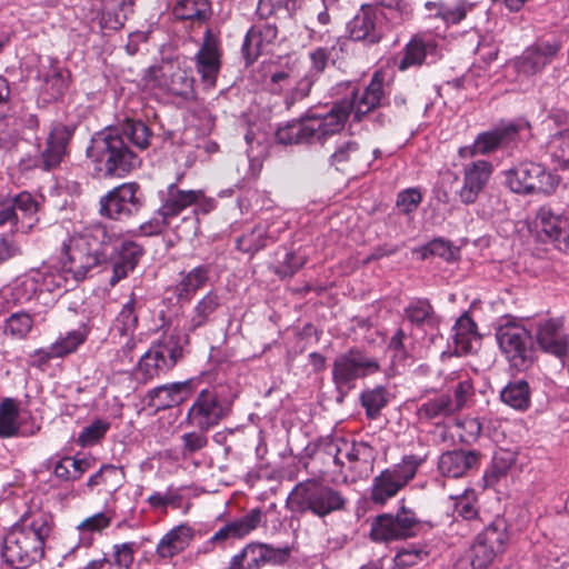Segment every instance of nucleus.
Listing matches in <instances>:
<instances>
[{
	"mask_svg": "<svg viewBox=\"0 0 569 569\" xmlns=\"http://www.w3.org/2000/svg\"><path fill=\"white\" fill-rule=\"evenodd\" d=\"M453 512L465 520L477 518L478 509L473 492H465L462 496L457 497L453 502Z\"/></svg>",
	"mask_w": 569,
	"mask_h": 569,
	"instance_id": "obj_60",
	"label": "nucleus"
},
{
	"mask_svg": "<svg viewBox=\"0 0 569 569\" xmlns=\"http://www.w3.org/2000/svg\"><path fill=\"white\" fill-rule=\"evenodd\" d=\"M457 412L449 395H439L425 401L418 409L420 420H435L449 417Z\"/></svg>",
	"mask_w": 569,
	"mask_h": 569,
	"instance_id": "obj_42",
	"label": "nucleus"
},
{
	"mask_svg": "<svg viewBox=\"0 0 569 569\" xmlns=\"http://www.w3.org/2000/svg\"><path fill=\"white\" fill-rule=\"evenodd\" d=\"M19 406L12 398H6L0 403V438H10L19 430Z\"/></svg>",
	"mask_w": 569,
	"mask_h": 569,
	"instance_id": "obj_45",
	"label": "nucleus"
},
{
	"mask_svg": "<svg viewBox=\"0 0 569 569\" xmlns=\"http://www.w3.org/2000/svg\"><path fill=\"white\" fill-rule=\"evenodd\" d=\"M108 230L94 226L69 236L61 246L59 261L73 280H83L90 270L109 261Z\"/></svg>",
	"mask_w": 569,
	"mask_h": 569,
	"instance_id": "obj_3",
	"label": "nucleus"
},
{
	"mask_svg": "<svg viewBox=\"0 0 569 569\" xmlns=\"http://www.w3.org/2000/svg\"><path fill=\"white\" fill-rule=\"evenodd\" d=\"M459 437L463 442H472L478 439L481 433L482 426L477 418L467 417L457 422Z\"/></svg>",
	"mask_w": 569,
	"mask_h": 569,
	"instance_id": "obj_63",
	"label": "nucleus"
},
{
	"mask_svg": "<svg viewBox=\"0 0 569 569\" xmlns=\"http://www.w3.org/2000/svg\"><path fill=\"white\" fill-rule=\"evenodd\" d=\"M113 515L111 511L98 512L83 519L77 526V529L83 538H87L94 533L100 535L103 532V530L110 527Z\"/></svg>",
	"mask_w": 569,
	"mask_h": 569,
	"instance_id": "obj_52",
	"label": "nucleus"
},
{
	"mask_svg": "<svg viewBox=\"0 0 569 569\" xmlns=\"http://www.w3.org/2000/svg\"><path fill=\"white\" fill-rule=\"evenodd\" d=\"M370 537L375 541L387 542L401 539L393 516L385 513L378 516L371 523Z\"/></svg>",
	"mask_w": 569,
	"mask_h": 569,
	"instance_id": "obj_49",
	"label": "nucleus"
},
{
	"mask_svg": "<svg viewBox=\"0 0 569 569\" xmlns=\"http://www.w3.org/2000/svg\"><path fill=\"white\" fill-rule=\"evenodd\" d=\"M496 339L512 368L522 371L535 362L532 336L520 322L505 318L497 327Z\"/></svg>",
	"mask_w": 569,
	"mask_h": 569,
	"instance_id": "obj_8",
	"label": "nucleus"
},
{
	"mask_svg": "<svg viewBox=\"0 0 569 569\" xmlns=\"http://www.w3.org/2000/svg\"><path fill=\"white\" fill-rule=\"evenodd\" d=\"M422 201V194L418 188H408L402 190L397 196L398 209L408 214L417 210Z\"/></svg>",
	"mask_w": 569,
	"mask_h": 569,
	"instance_id": "obj_61",
	"label": "nucleus"
},
{
	"mask_svg": "<svg viewBox=\"0 0 569 569\" xmlns=\"http://www.w3.org/2000/svg\"><path fill=\"white\" fill-rule=\"evenodd\" d=\"M500 398L508 406L518 410H525L530 405L529 386L523 380L510 382L501 391Z\"/></svg>",
	"mask_w": 569,
	"mask_h": 569,
	"instance_id": "obj_48",
	"label": "nucleus"
},
{
	"mask_svg": "<svg viewBox=\"0 0 569 569\" xmlns=\"http://www.w3.org/2000/svg\"><path fill=\"white\" fill-rule=\"evenodd\" d=\"M137 327L136 298L132 296L118 313L111 329V338L116 339L117 335L134 333Z\"/></svg>",
	"mask_w": 569,
	"mask_h": 569,
	"instance_id": "obj_47",
	"label": "nucleus"
},
{
	"mask_svg": "<svg viewBox=\"0 0 569 569\" xmlns=\"http://www.w3.org/2000/svg\"><path fill=\"white\" fill-rule=\"evenodd\" d=\"M536 220L541 232L559 250L569 252V212L557 213L548 207H541L537 212Z\"/></svg>",
	"mask_w": 569,
	"mask_h": 569,
	"instance_id": "obj_25",
	"label": "nucleus"
},
{
	"mask_svg": "<svg viewBox=\"0 0 569 569\" xmlns=\"http://www.w3.org/2000/svg\"><path fill=\"white\" fill-rule=\"evenodd\" d=\"M269 228L267 222L257 223L250 231L237 238V248L244 253L254 254L267 247L269 241L276 240Z\"/></svg>",
	"mask_w": 569,
	"mask_h": 569,
	"instance_id": "obj_39",
	"label": "nucleus"
},
{
	"mask_svg": "<svg viewBox=\"0 0 569 569\" xmlns=\"http://www.w3.org/2000/svg\"><path fill=\"white\" fill-rule=\"evenodd\" d=\"M331 448L335 449V463L347 467L352 472V480L367 477L372 471L376 451L368 443L342 440Z\"/></svg>",
	"mask_w": 569,
	"mask_h": 569,
	"instance_id": "obj_15",
	"label": "nucleus"
},
{
	"mask_svg": "<svg viewBox=\"0 0 569 569\" xmlns=\"http://www.w3.org/2000/svg\"><path fill=\"white\" fill-rule=\"evenodd\" d=\"M221 305V298L216 291L207 292L196 305L190 319L189 330L204 326Z\"/></svg>",
	"mask_w": 569,
	"mask_h": 569,
	"instance_id": "obj_43",
	"label": "nucleus"
},
{
	"mask_svg": "<svg viewBox=\"0 0 569 569\" xmlns=\"http://www.w3.org/2000/svg\"><path fill=\"white\" fill-rule=\"evenodd\" d=\"M422 462L423 459L421 457L415 455L405 456L400 463L381 471L372 480L370 490L371 501L383 506L415 478Z\"/></svg>",
	"mask_w": 569,
	"mask_h": 569,
	"instance_id": "obj_10",
	"label": "nucleus"
},
{
	"mask_svg": "<svg viewBox=\"0 0 569 569\" xmlns=\"http://www.w3.org/2000/svg\"><path fill=\"white\" fill-rule=\"evenodd\" d=\"M278 36L274 24L262 22L254 24L247 32L242 44V53L248 63H252Z\"/></svg>",
	"mask_w": 569,
	"mask_h": 569,
	"instance_id": "obj_30",
	"label": "nucleus"
},
{
	"mask_svg": "<svg viewBox=\"0 0 569 569\" xmlns=\"http://www.w3.org/2000/svg\"><path fill=\"white\" fill-rule=\"evenodd\" d=\"M560 50L561 43L557 40H537L513 60V67L519 74L535 76L542 72Z\"/></svg>",
	"mask_w": 569,
	"mask_h": 569,
	"instance_id": "obj_19",
	"label": "nucleus"
},
{
	"mask_svg": "<svg viewBox=\"0 0 569 569\" xmlns=\"http://www.w3.org/2000/svg\"><path fill=\"white\" fill-rule=\"evenodd\" d=\"M137 183L113 188L100 200V213L109 219L122 220L137 213L141 207Z\"/></svg>",
	"mask_w": 569,
	"mask_h": 569,
	"instance_id": "obj_18",
	"label": "nucleus"
},
{
	"mask_svg": "<svg viewBox=\"0 0 569 569\" xmlns=\"http://www.w3.org/2000/svg\"><path fill=\"white\" fill-rule=\"evenodd\" d=\"M382 97L383 74L381 72H375L359 100H342L341 102L351 103L349 114L353 112L355 118L361 120L363 116L380 106Z\"/></svg>",
	"mask_w": 569,
	"mask_h": 569,
	"instance_id": "obj_35",
	"label": "nucleus"
},
{
	"mask_svg": "<svg viewBox=\"0 0 569 569\" xmlns=\"http://www.w3.org/2000/svg\"><path fill=\"white\" fill-rule=\"evenodd\" d=\"M493 167L489 161L477 160L465 166L463 183L458 191V197L463 204H472L486 188Z\"/></svg>",
	"mask_w": 569,
	"mask_h": 569,
	"instance_id": "obj_24",
	"label": "nucleus"
},
{
	"mask_svg": "<svg viewBox=\"0 0 569 569\" xmlns=\"http://www.w3.org/2000/svg\"><path fill=\"white\" fill-rule=\"evenodd\" d=\"M187 335L178 331L166 333L140 358L137 375L143 382L170 371L182 358Z\"/></svg>",
	"mask_w": 569,
	"mask_h": 569,
	"instance_id": "obj_7",
	"label": "nucleus"
},
{
	"mask_svg": "<svg viewBox=\"0 0 569 569\" xmlns=\"http://www.w3.org/2000/svg\"><path fill=\"white\" fill-rule=\"evenodd\" d=\"M136 543L124 542L114 546L113 569H130L134 559Z\"/></svg>",
	"mask_w": 569,
	"mask_h": 569,
	"instance_id": "obj_62",
	"label": "nucleus"
},
{
	"mask_svg": "<svg viewBox=\"0 0 569 569\" xmlns=\"http://www.w3.org/2000/svg\"><path fill=\"white\" fill-rule=\"evenodd\" d=\"M202 198L203 191L201 190H181L171 184L158 213L163 219L174 218L184 209L198 203Z\"/></svg>",
	"mask_w": 569,
	"mask_h": 569,
	"instance_id": "obj_32",
	"label": "nucleus"
},
{
	"mask_svg": "<svg viewBox=\"0 0 569 569\" xmlns=\"http://www.w3.org/2000/svg\"><path fill=\"white\" fill-rule=\"evenodd\" d=\"M228 415V408L213 389H203L189 408L186 421L201 432L214 428Z\"/></svg>",
	"mask_w": 569,
	"mask_h": 569,
	"instance_id": "obj_14",
	"label": "nucleus"
},
{
	"mask_svg": "<svg viewBox=\"0 0 569 569\" xmlns=\"http://www.w3.org/2000/svg\"><path fill=\"white\" fill-rule=\"evenodd\" d=\"M547 152L557 168L569 170V128L550 136Z\"/></svg>",
	"mask_w": 569,
	"mask_h": 569,
	"instance_id": "obj_41",
	"label": "nucleus"
},
{
	"mask_svg": "<svg viewBox=\"0 0 569 569\" xmlns=\"http://www.w3.org/2000/svg\"><path fill=\"white\" fill-rule=\"evenodd\" d=\"M292 512H311L326 517L345 509L346 499L340 491L317 480H307L296 485L287 499Z\"/></svg>",
	"mask_w": 569,
	"mask_h": 569,
	"instance_id": "obj_6",
	"label": "nucleus"
},
{
	"mask_svg": "<svg viewBox=\"0 0 569 569\" xmlns=\"http://www.w3.org/2000/svg\"><path fill=\"white\" fill-rule=\"evenodd\" d=\"M378 153L377 150L370 152L368 149L361 148L357 141L349 138L337 144L330 156V163L338 171L358 174L368 170L372 160L378 157Z\"/></svg>",
	"mask_w": 569,
	"mask_h": 569,
	"instance_id": "obj_20",
	"label": "nucleus"
},
{
	"mask_svg": "<svg viewBox=\"0 0 569 569\" xmlns=\"http://www.w3.org/2000/svg\"><path fill=\"white\" fill-rule=\"evenodd\" d=\"M428 557V552L418 547L399 550L393 559L395 568L407 569L418 565Z\"/></svg>",
	"mask_w": 569,
	"mask_h": 569,
	"instance_id": "obj_57",
	"label": "nucleus"
},
{
	"mask_svg": "<svg viewBox=\"0 0 569 569\" xmlns=\"http://www.w3.org/2000/svg\"><path fill=\"white\" fill-rule=\"evenodd\" d=\"M351 103L336 102L325 113L310 110L305 117L277 129L274 138L281 144L325 143L341 132L349 117Z\"/></svg>",
	"mask_w": 569,
	"mask_h": 569,
	"instance_id": "obj_5",
	"label": "nucleus"
},
{
	"mask_svg": "<svg viewBox=\"0 0 569 569\" xmlns=\"http://www.w3.org/2000/svg\"><path fill=\"white\" fill-rule=\"evenodd\" d=\"M152 132L140 120H126L121 129H108L97 133L87 150L88 157L103 171L104 177H124L141 164L139 156L128 146L144 150L149 147Z\"/></svg>",
	"mask_w": 569,
	"mask_h": 569,
	"instance_id": "obj_1",
	"label": "nucleus"
},
{
	"mask_svg": "<svg viewBox=\"0 0 569 569\" xmlns=\"http://www.w3.org/2000/svg\"><path fill=\"white\" fill-rule=\"evenodd\" d=\"M432 313V306L427 300H416L405 309L406 318L417 326L428 322Z\"/></svg>",
	"mask_w": 569,
	"mask_h": 569,
	"instance_id": "obj_56",
	"label": "nucleus"
},
{
	"mask_svg": "<svg viewBox=\"0 0 569 569\" xmlns=\"http://www.w3.org/2000/svg\"><path fill=\"white\" fill-rule=\"evenodd\" d=\"M536 340L542 351L558 358L568 352V336L559 320L549 319L540 322L536 331Z\"/></svg>",
	"mask_w": 569,
	"mask_h": 569,
	"instance_id": "obj_27",
	"label": "nucleus"
},
{
	"mask_svg": "<svg viewBox=\"0 0 569 569\" xmlns=\"http://www.w3.org/2000/svg\"><path fill=\"white\" fill-rule=\"evenodd\" d=\"M132 0H93L92 10L102 29L118 30L131 11Z\"/></svg>",
	"mask_w": 569,
	"mask_h": 569,
	"instance_id": "obj_28",
	"label": "nucleus"
},
{
	"mask_svg": "<svg viewBox=\"0 0 569 569\" xmlns=\"http://www.w3.org/2000/svg\"><path fill=\"white\" fill-rule=\"evenodd\" d=\"M509 541L507 523L496 519L479 532L469 549V560L473 569H487L496 558L505 552Z\"/></svg>",
	"mask_w": 569,
	"mask_h": 569,
	"instance_id": "obj_11",
	"label": "nucleus"
},
{
	"mask_svg": "<svg viewBox=\"0 0 569 569\" xmlns=\"http://www.w3.org/2000/svg\"><path fill=\"white\" fill-rule=\"evenodd\" d=\"M289 557V547H273L261 542H250L231 558L228 569H261L266 565L283 563Z\"/></svg>",
	"mask_w": 569,
	"mask_h": 569,
	"instance_id": "obj_16",
	"label": "nucleus"
},
{
	"mask_svg": "<svg viewBox=\"0 0 569 569\" xmlns=\"http://www.w3.org/2000/svg\"><path fill=\"white\" fill-rule=\"evenodd\" d=\"M72 132L63 124L56 126L48 138L47 147L41 154L42 168L50 170L60 164L67 153V146Z\"/></svg>",
	"mask_w": 569,
	"mask_h": 569,
	"instance_id": "obj_34",
	"label": "nucleus"
},
{
	"mask_svg": "<svg viewBox=\"0 0 569 569\" xmlns=\"http://www.w3.org/2000/svg\"><path fill=\"white\" fill-rule=\"evenodd\" d=\"M52 516L43 510L26 512L3 539L2 558L14 569H26L44 555Z\"/></svg>",
	"mask_w": 569,
	"mask_h": 569,
	"instance_id": "obj_2",
	"label": "nucleus"
},
{
	"mask_svg": "<svg viewBox=\"0 0 569 569\" xmlns=\"http://www.w3.org/2000/svg\"><path fill=\"white\" fill-rule=\"evenodd\" d=\"M194 538V529L189 525H179L168 531L158 542L156 552L160 558H172L184 551Z\"/></svg>",
	"mask_w": 569,
	"mask_h": 569,
	"instance_id": "obj_33",
	"label": "nucleus"
},
{
	"mask_svg": "<svg viewBox=\"0 0 569 569\" xmlns=\"http://www.w3.org/2000/svg\"><path fill=\"white\" fill-rule=\"evenodd\" d=\"M33 327V319L27 312L12 313L4 323L3 332L14 339H23Z\"/></svg>",
	"mask_w": 569,
	"mask_h": 569,
	"instance_id": "obj_51",
	"label": "nucleus"
},
{
	"mask_svg": "<svg viewBox=\"0 0 569 569\" xmlns=\"http://www.w3.org/2000/svg\"><path fill=\"white\" fill-rule=\"evenodd\" d=\"M143 86L154 96L171 93L186 97L192 92L193 79L178 64L167 62L148 70Z\"/></svg>",
	"mask_w": 569,
	"mask_h": 569,
	"instance_id": "obj_13",
	"label": "nucleus"
},
{
	"mask_svg": "<svg viewBox=\"0 0 569 569\" xmlns=\"http://www.w3.org/2000/svg\"><path fill=\"white\" fill-rule=\"evenodd\" d=\"M220 56L217 41L208 34L196 56V70L208 87L216 84L221 67Z\"/></svg>",
	"mask_w": 569,
	"mask_h": 569,
	"instance_id": "obj_29",
	"label": "nucleus"
},
{
	"mask_svg": "<svg viewBox=\"0 0 569 569\" xmlns=\"http://www.w3.org/2000/svg\"><path fill=\"white\" fill-rule=\"evenodd\" d=\"M87 338L88 329L86 327L71 330L52 343V353L58 355L59 358L73 353L84 343Z\"/></svg>",
	"mask_w": 569,
	"mask_h": 569,
	"instance_id": "obj_50",
	"label": "nucleus"
},
{
	"mask_svg": "<svg viewBox=\"0 0 569 569\" xmlns=\"http://www.w3.org/2000/svg\"><path fill=\"white\" fill-rule=\"evenodd\" d=\"M453 392L455 399L452 400V406L455 410L458 411L462 409L473 396V385L471 380L468 377L460 380L455 387Z\"/></svg>",
	"mask_w": 569,
	"mask_h": 569,
	"instance_id": "obj_64",
	"label": "nucleus"
},
{
	"mask_svg": "<svg viewBox=\"0 0 569 569\" xmlns=\"http://www.w3.org/2000/svg\"><path fill=\"white\" fill-rule=\"evenodd\" d=\"M68 272L54 268V267H42L37 270H31L24 279L21 281V286L31 299L37 293L42 292H57L67 289L68 286Z\"/></svg>",
	"mask_w": 569,
	"mask_h": 569,
	"instance_id": "obj_23",
	"label": "nucleus"
},
{
	"mask_svg": "<svg viewBox=\"0 0 569 569\" xmlns=\"http://www.w3.org/2000/svg\"><path fill=\"white\" fill-rule=\"evenodd\" d=\"M122 469L112 465H106L102 466L97 473L89 478L87 485L89 488H93L96 486H104V490L112 493L122 486Z\"/></svg>",
	"mask_w": 569,
	"mask_h": 569,
	"instance_id": "obj_46",
	"label": "nucleus"
},
{
	"mask_svg": "<svg viewBox=\"0 0 569 569\" xmlns=\"http://www.w3.org/2000/svg\"><path fill=\"white\" fill-rule=\"evenodd\" d=\"M455 352L459 356L472 352L480 342L477 327L468 316H461L453 327Z\"/></svg>",
	"mask_w": 569,
	"mask_h": 569,
	"instance_id": "obj_38",
	"label": "nucleus"
},
{
	"mask_svg": "<svg viewBox=\"0 0 569 569\" xmlns=\"http://www.w3.org/2000/svg\"><path fill=\"white\" fill-rule=\"evenodd\" d=\"M210 266H198L186 273H181L179 282L174 287V293L180 301H190L196 292L204 287L209 280Z\"/></svg>",
	"mask_w": 569,
	"mask_h": 569,
	"instance_id": "obj_37",
	"label": "nucleus"
},
{
	"mask_svg": "<svg viewBox=\"0 0 569 569\" xmlns=\"http://www.w3.org/2000/svg\"><path fill=\"white\" fill-rule=\"evenodd\" d=\"M479 462L478 453L467 450H453L442 453L439 458L438 468L442 476L460 478L469 470L476 468Z\"/></svg>",
	"mask_w": 569,
	"mask_h": 569,
	"instance_id": "obj_31",
	"label": "nucleus"
},
{
	"mask_svg": "<svg viewBox=\"0 0 569 569\" xmlns=\"http://www.w3.org/2000/svg\"><path fill=\"white\" fill-rule=\"evenodd\" d=\"M506 183L515 193L550 196L556 191L559 178L543 166L526 161L506 172Z\"/></svg>",
	"mask_w": 569,
	"mask_h": 569,
	"instance_id": "obj_9",
	"label": "nucleus"
},
{
	"mask_svg": "<svg viewBox=\"0 0 569 569\" xmlns=\"http://www.w3.org/2000/svg\"><path fill=\"white\" fill-rule=\"evenodd\" d=\"M191 392L190 381L173 382L154 388L149 397L152 406L158 409H167L183 402Z\"/></svg>",
	"mask_w": 569,
	"mask_h": 569,
	"instance_id": "obj_36",
	"label": "nucleus"
},
{
	"mask_svg": "<svg viewBox=\"0 0 569 569\" xmlns=\"http://www.w3.org/2000/svg\"><path fill=\"white\" fill-rule=\"evenodd\" d=\"M182 449L181 455L184 459L190 458L193 453L202 450L208 446V437L204 432H187L181 436Z\"/></svg>",
	"mask_w": 569,
	"mask_h": 569,
	"instance_id": "obj_58",
	"label": "nucleus"
},
{
	"mask_svg": "<svg viewBox=\"0 0 569 569\" xmlns=\"http://www.w3.org/2000/svg\"><path fill=\"white\" fill-rule=\"evenodd\" d=\"M211 6L208 0H179L173 7V14L181 20L203 22L209 19Z\"/></svg>",
	"mask_w": 569,
	"mask_h": 569,
	"instance_id": "obj_44",
	"label": "nucleus"
},
{
	"mask_svg": "<svg viewBox=\"0 0 569 569\" xmlns=\"http://www.w3.org/2000/svg\"><path fill=\"white\" fill-rule=\"evenodd\" d=\"M110 428V423L103 420H94L91 425L83 428L79 435V442L82 446H90L104 437Z\"/></svg>",
	"mask_w": 569,
	"mask_h": 569,
	"instance_id": "obj_59",
	"label": "nucleus"
},
{
	"mask_svg": "<svg viewBox=\"0 0 569 569\" xmlns=\"http://www.w3.org/2000/svg\"><path fill=\"white\" fill-rule=\"evenodd\" d=\"M387 402V390L382 387L366 390L361 393V403L370 419H376Z\"/></svg>",
	"mask_w": 569,
	"mask_h": 569,
	"instance_id": "obj_54",
	"label": "nucleus"
},
{
	"mask_svg": "<svg viewBox=\"0 0 569 569\" xmlns=\"http://www.w3.org/2000/svg\"><path fill=\"white\" fill-rule=\"evenodd\" d=\"M263 517L260 508H253L242 517L227 522L203 545V551L212 552L216 547L223 548L229 540L244 538L260 526Z\"/></svg>",
	"mask_w": 569,
	"mask_h": 569,
	"instance_id": "obj_22",
	"label": "nucleus"
},
{
	"mask_svg": "<svg viewBox=\"0 0 569 569\" xmlns=\"http://www.w3.org/2000/svg\"><path fill=\"white\" fill-rule=\"evenodd\" d=\"M379 4L386 11H381L393 26L402 23L412 16V9L406 0H379Z\"/></svg>",
	"mask_w": 569,
	"mask_h": 569,
	"instance_id": "obj_53",
	"label": "nucleus"
},
{
	"mask_svg": "<svg viewBox=\"0 0 569 569\" xmlns=\"http://www.w3.org/2000/svg\"><path fill=\"white\" fill-rule=\"evenodd\" d=\"M380 370L379 362L368 357L362 350L351 348L339 355L332 367V380L339 390H350L353 382Z\"/></svg>",
	"mask_w": 569,
	"mask_h": 569,
	"instance_id": "obj_12",
	"label": "nucleus"
},
{
	"mask_svg": "<svg viewBox=\"0 0 569 569\" xmlns=\"http://www.w3.org/2000/svg\"><path fill=\"white\" fill-rule=\"evenodd\" d=\"M377 20L378 10L371 6H362L348 23L350 38L369 44L378 43L382 39L383 33Z\"/></svg>",
	"mask_w": 569,
	"mask_h": 569,
	"instance_id": "obj_26",
	"label": "nucleus"
},
{
	"mask_svg": "<svg viewBox=\"0 0 569 569\" xmlns=\"http://www.w3.org/2000/svg\"><path fill=\"white\" fill-rule=\"evenodd\" d=\"M39 203L28 191L8 196L0 201V227L11 226L9 232L0 234V263L22 256L19 234L30 233L39 222Z\"/></svg>",
	"mask_w": 569,
	"mask_h": 569,
	"instance_id": "obj_4",
	"label": "nucleus"
},
{
	"mask_svg": "<svg viewBox=\"0 0 569 569\" xmlns=\"http://www.w3.org/2000/svg\"><path fill=\"white\" fill-rule=\"evenodd\" d=\"M140 341L134 333L117 335L112 342L118 347L116 357L120 363H131L133 361L137 343Z\"/></svg>",
	"mask_w": 569,
	"mask_h": 569,
	"instance_id": "obj_55",
	"label": "nucleus"
},
{
	"mask_svg": "<svg viewBox=\"0 0 569 569\" xmlns=\"http://www.w3.org/2000/svg\"><path fill=\"white\" fill-rule=\"evenodd\" d=\"M109 260L113 262V276L110 283L114 286L121 279L126 278L137 266L142 249L133 241L126 240L116 233L108 231Z\"/></svg>",
	"mask_w": 569,
	"mask_h": 569,
	"instance_id": "obj_21",
	"label": "nucleus"
},
{
	"mask_svg": "<svg viewBox=\"0 0 569 569\" xmlns=\"http://www.w3.org/2000/svg\"><path fill=\"white\" fill-rule=\"evenodd\" d=\"M436 44L432 41H426L419 36H415L405 47L403 57L398 63V69L405 71L410 67H420L423 64L428 53L433 52Z\"/></svg>",
	"mask_w": 569,
	"mask_h": 569,
	"instance_id": "obj_40",
	"label": "nucleus"
},
{
	"mask_svg": "<svg viewBox=\"0 0 569 569\" xmlns=\"http://www.w3.org/2000/svg\"><path fill=\"white\" fill-rule=\"evenodd\" d=\"M530 130L531 126L527 120L518 119L501 129L480 134L472 146L460 148L459 156L461 158H471L476 154L490 153L499 146L513 141L522 133L530 136Z\"/></svg>",
	"mask_w": 569,
	"mask_h": 569,
	"instance_id": "obj_17",
	"label": "nucleus"
}]
</instances>
